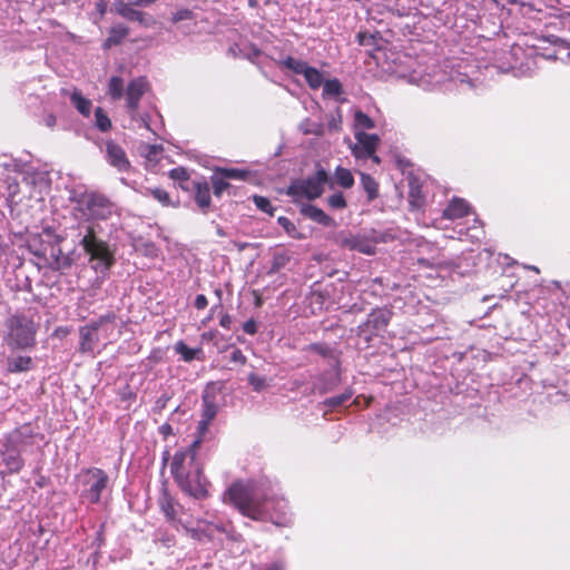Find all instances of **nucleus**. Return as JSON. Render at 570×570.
Returning a JSON list of instances; mask_svg holds the SVG:
<instances>
[{"instance_id": "f257e3e1", "label": "nucleus", "mask_w": 570, "mask_h": 570, "mask_svg": "<svg viewBox=\"0 0 570 570\" xmlns=\"http://www.w3.org/2000/svg\"><path fill=\"white\" fill-rule=\"evenodd\" d=\"M72 219L66 232L75 249L80 248L88 257L91 268L102 276L107 275L115 263L109 245L99 239L100 222L109 219L117 212V206L104 194L82 188L70 190Z\"/></svg>"}, {"instance_id": "f03ea898", "label": "nucleus", "mask_w": 570, "mask_h": 570, "mask_svg": "<svg viewBox=\"0 0 570 570\" xmlns=\"http://www.w3.org/2000/svg\"><path fill=\"white\" fill-rule=\"evenodd\" d=\"M223 501L255 521H269L276 527H288L292 523L287 501L261 487L234 482L224 492Z\"/></svg>"}, {"instance_id": "7ed1b4c3", "label": "nucleus", "mask_w": 570, "mask_h": 570, "mask_svg": "<svg viewBox=\"0 0 570 570\" xmlns=\"http://www.w3.org/2000/svg\"><path fill=\"white\" fill-rule=\"evenodd\" d=\"M3 342L11 351H31L37 345L39 324L33 316L16 312L4 321Z\"/></svg>"}, {"instance_id": "20e7f679", "label": "nucleus", "mask_w": 570, "mask_h": 570, "mask_svg": "<svg viewBox=\"0 0 570 570\" xmlns=\"http://www.w3.org/2000/svg\"><path fill=\"white\" fill-rule=\"evenodd\" d=\"M82 490L80 498L91 504H99L105 492L111 491L112 484L108 473L96 466L83 468L77 475Z\"/></svg>"}, {"instance_id": "39448f33", "label": "nucleus", "mask_w": 570, "mask_h": 570, "mask_svg": "<svg viewBox=\"0 0 570 570\" xmlns=\"http://www.w3.org/2000/svg\"><path fill=\"white\" fill-rule=\"evenodd\" d=\"M325 185L333 188L330 175L324 168L320 167L313 175L292 181L287 188V195L294 199L314 200L322 196Z\"/></svg>"}, {"instance_id": "423d86ee", "label": "nucleus", "mask_w": 570, "mask_h": 570, "mask_svg": "<svg viewBox=\"0 0 570 570\" xmlns=\"http://www.w3.org/2000/svg\"><path fill=\"white\" fill-rule=\"evenodd\" d=\"M219 390L215 383H208L202 396L200 420L196 430V438L206 441L209 433V425L216 417L219 410Z\"/></svg>"}, {"instance_id": "0eeeda50", "label": "nucleus", "mask_w": 570, "mask_h": 570, "mask_svg": "<svg viewBox=\"0 0 570 570\" xmlns=\"http://www.w3.org/2000/svg\"><path fill=\"white\" fill-rule=\"evenodd\" d=\"M203 442L205 441L196 438L188 448L179 450L174 454L170 471L175 480L179 479L180 472L188 474L193 473L195 469H203V464L197 458L198 448Z\"/></svg>"}, {"instance_id": "6e6552de", "label": "nucleus", "mask_w": 570, "mask_h": 570, "mask_svg": "<svg viewBox=\"0 0 570 570\" xmlns=\"http://www.w3.org/2000/svg\"><path fill=\"white\" fill-rule=\"evenodd\" d=\"M175 481L183 492L195 500H206L210 495V482L204 475L203 469H195L193 470V473L188 474L180 472L179 479H176Z\"/></svg>"}, {"instance_id": "1a4fd4ad", "label": "nucleus", "mask_w": 570, "mask_h": 570, "mask_svg": "<svg viewBox=\"0 0 570 570\" xmlns=\"http://www.w3.org/2000/svg\"><path fill=\"white\" fill-rule=\"evenodd\" d=\"M392 311L386 307L374 308L364 323L357 327V336L363 337L365 342L370 343L372 338L384 332L392 318Z\"/></svg>"}, {"instance_id": "9d476101", "label": "nucleus", "mask_w": 570, "mask_h": 570, "mask_svg": "<svg viewBox=\"0 0 570 570\" xmlns=\"http://www.w3.org/2000/svg\"><path fill=\"white\" fill-rule=\"evenodd\" d=\"M355 144L351 146L352 154L357 159H372L380 164L376 149L381 141L379 135L368 132H354Z\"/></svg>"}, {"instance_id": "9b49d317", "label": "nucleus", "mask_w": 570, "mask_h": 570, "mask_svg": "<svg viewBox=\"0 0 570 570\" xmlns=\"http://www.w3.org/2000/svg\"><path fill=\"white\" fill-rule=\"evenodd\" d=\"M91 325L96 327L97 333L100 335V340H104V347L108 344L114 343L119 336L120 331L117 324V315L115 312H108L99 317L90 321Z\"/></svg>"}, {"instance_id": "f8f14e48", "label": "nucleus", "mask_w": 570, "mask_h": 570, "mask_svg": "<svg viewBox=\"0 0 570 570\" xmlns=\"http://www.w3.org/2000/svg\"><path fill=\"white\" fill-rule=\"evenodd\" d=\"M148 82L144 77H137L126 87V108L132 120H136L140 99L147 91Z\"/></svg>"}, {"instance_id": "ddd939ff", "label": "nucleus", "mask_w": 570, "mask_h": 570, "mask_svg": "<svg viewBox=\"0 0 570 570\" xmlns=\"http://www.w3.org/2000/svg\"><path fill=\"white\" fill-rule=\"evenodd\" d=\"M1 461L6 466V470L1 471L2 476L7 474H13L21 471L24 465V461L21 456L20 451L16 446L14 442L9 439L7 440L0 450Z\"/></svg>"}, {"instance_id": "4468645a", "label": "nucleus", "mask_w": 570, "mask_h": 570, "mask_svg": "<svg viewBox=\"0 0 570 570\" xmlns=\"http://www.w3.org/2000/svg\"><path fill=\"white\" fill-rule=\"evenodd\" d=\"M471 214V207L469 203L460 197H453L448 206L443 210L440 224L444 222H461V219L468 217Z\"/></svg>"}, {"instance_id": "2eb2a0df", "label": "nucleus", "mask_w": 570, "mask_h": 570, "mask_svg": "<svg viewBox=\"0 0 570 570\" xmlns=\"http://www.w3.org/2000/svg\"><path fill=\"white\" fill-rule=\"evenodd\" d=\"M100 342V335L91 323H87L79 327V345L78 351L81 354L96 355V348Z\"/></svg>"}, {"instance_id": "dca6fc26", "label": "nucleus", "mask_w": 570, "mask_h": 570, "mask_svg": "<svg viewBox=\"0 0 570 570\" xmlns=\"http://www.w3.org/2000/svg\"><path fill=\"white\" fill-rule=\"evenodd\" d=\"M106 159L110 166L116 168L119 173L128 171L131 168L130 161L126 151L121 146L112 140L106 144Z\"/></svg>"}, {"instance_id": "f3484780", "label": "nucleus", "mask_w": 570, "mask_h": 570, "mask_svg": "<svg viewBox=\"0 0 570 570\" xmlns=\"http://www.w3.org/2000/svg\"><path fill=\"white\" fill-rule=\"evenodd\" d=\"M158 504L160 511L165 514L166 519L174 524H181V520L179 519V513L183 510V505L179 504L167 490H164Z\"/></svg>"}, {"instance_id": "a211bd4d", "label": "nucleus", "mask_w": 570, "mask_h": 570, "mask_svg": "<svg viewBox=\"0 0 570 570\" xmlns=\"http://www.w3.org/2000/svg\"><path fill=\"white\" fill-rule=\"evenodd\" d=\"M328 365L330 368L325 370L315 382V387L322 394L333 391L341 381L340 363L337 365L333 363Z\"/></svg>"}, {"instance_id": "6ab92c4d", "label": "nucleus", "mask_w": 570, "mask_h": 570, "mask_svg": "<svg viewBox=\"0 0 570 570\" xmlns=\"http://www.w3.org/2000/svg\"><path fill=\"white\" fill-rule=\"evenodd\" d=\"M299 213L303 217L311 219L312 222L324 226L332 227L335 225V220L328 216L323 209L312 204H303L299 207Z\"/></svg>"}, {"instance_id": "aec40b11", "label": "nucleus", "mask_w": 570, "mask_h": 570, "mask_svg": "<svg viewBox=\"0 0 570 570\" xmlns=\"http://www.w3.org/2000/svg\"><path fill=\"white\" fill-rule=\"evenodd\" d=\"M472 216H475V213H472ZM473 225L465 226V222L455 223L453 227V232L458 234V237L466 236L472 242L480 240L484 236V230L482 227V223L478 217L472 218Z\"/></svg>"}, {"instance_id": "412c9836", "label": "nucleus", "mask_w": 570, "mask_h": 570, "mask_svg": "<svg viewBox=\"0 0 570 570\" xmlns=\"http://www.w3.org/2000/svg\"><path fill=\"white\" fill-rule=\"evenodd\" d=\"M189 189L194 190L195 202L203 212L210 207V185L206 180H193Z\"/></svg>"}, {"instance_id": "4be33fe9", "label": "nucleus", "mask_w": 570, "mask_h": 570, "mask_svg": "<svg viewBox=\"0 0 570 570\" xmlns=\"http://www.w3.org/2000/svg\"><path fill=\"white\" fill-rule=\"evenodd\" d=\"M120 181L121 184L138 190L140 194L145 196H151L154 199H156L164 206H168L170 204V197L168 193L163 188L145 186H140V188H137L135 181L130 183L126 178H120Z\"/></svg>"}, {"instance_id": "5701e85b", "label": "nucleus", "mask_w": 570, "mask_h": 570, "mask_svg": "<svg viewBox=\"0 0 570 570\" xmlns=\"http://www.w3.org/2000/svg\"><path fill=\"white\" fill-rule=\"evenodd\" d=\"M35 367L33 360L26 355H14L7 357V371L10 373H23Z\"/></svg>"}, {"instance_id": "b1692460", "label": "nucleus", "mask_w": 570, "mask_h": 570, "mask_svg": "<svg viewBox=\"0 0 570 570\" xmlns=\"http://www.w3.org/2000/svg\"><path fill=\"white\" fill-rule=\"evenodd\" d=\"M70 102L77 111L83 116L89 117L91 114L92 101L86 98L80 90L75 89L70 95Z\"/></svg>"}, {"instance_id": "393cba45", "label": "nucleus", "mask_w": 570, "mask_h": 570, "mask_svg": "<svg viewBox=\"0 0 570 570\" xmlns=\"http://www.w3.org/2000/svg\"><path fill=\"white\" fill-rule=\"evenodd\" d=\"M128 35V27L122 23L114 24L109 30V36L105 40L104 47L110 48L112 46L120 45Z\"/></svg>"}, {"instance_id": "a878e982", "label": "nucleus", "mask_w": 570, "mask_h": 570, "mask_svg": "<svg viewBox=\"0 0 570 570\" xmlns=\"http://www.w3.org/2000/svg\"><path fill=\"white\" fill-rule=\"evenodd\" d=\"M274 63L277 65L281 69L291 70L295 75H303L305 68L307 67V62L301 59H295L291 56H287L283 59L276 60L273 59Z\"/></svg>"}, {"instance_id": "bb28decb", "label": "nucleus", "mask_w": 570, "mask_h": 570, "mask_svg": "<svg viewBox=\"0 0 570 570\" xmlns=\"http://www.w3.org/2000/svg\"><path fill=\"white\" fill-rule=\"evenodd\" d=\"M227 180V178L217 173L216 168L213 176L210 177V184L215 197L220 198L225 191H227L228 195H232L234 187Z\"/></svg>"}, {"instance_id": "cd10ccee", "label": "nucleus", "mask_w": 570, "mask_h": 570, "mask_svg": "<svg viewBox=\"0 0 570 570\" xmlns=\"http://www.w3.org/2000/svg\"><path fill=\"white\" fill-rule=\"evenodd\" d=\"M374 127L375 121L367 114L362 110H356L354 112V132H366V130L373 129Z\"/></svg>"}, {"instance_id": "c85d7f7f", "label": "nucleus", "mask_w": 570, "mask_h": 570, "mask_svg": "<svg viewBox=\"0 0 570 570\" xmlns=\"http://www.w3.org/2000/svg\"><path fill=\"white\" fill-rule=\"evenodd\" d=\"M174 350L177 354L180 355L184 362H191L195 358H199V355L203 354V350L200 347L191 348L184 341H178L174 345Z\"/></svg>"}, {"instance_id": "c756f323", "label": "nucleus", "mask_w": 570, "mask_h": 570, "mask_svg": "<svg viewBox=\"0 0 570 570\" xmlns=\"http://www.w3.org/2000/svg\"><path fill=\"white\" fill-rule=\"evenodd\" d=\"M333 185L337 184L343 188H351L354 185V177L350 169L337 166L333 178H331Z\"/></svg>"}, {"instance_id": "7c9ffc66", "label": "nucleus", "mask_w": 570, "mask_h": 570, "mask_svg": "<svg viewBox=\"0 0 570 570\" xmlns=\"http://www.w3.org/2000/svg\"><path fill=\"white\" fill-rule=\"evenodd\" d=\"M23 181L27 185L38 187L40 190L49 186L47 174L38 170H27L23 176Z\"/></svg>"}, {"instance_id": "2f4dec72", "label": "nucleus", "mask_w": 570, "mask_h": 570, "mask_svg": "<svg viewBox=\"0 0 570 570\" xmlns=\"http://www.w3.org/2000/svg\"><path fill=\"white\" fill-rule=\"evenodd\" d=\"M308 352L316 353L324 358L328 360V364L333 363L334 365L338 364V358L334 354V350L324 343H313L309 344L306 348Z\"/></svg>"}, {"instance_id": "473e14b6", "label": "nucleus", "mask_w": 570, "mask_h": 570, "mask_svg": "<svg viewBox=\"0 0 570 570\" xmlns=\"http://www.w3.org/2000/svg\"><path fill=\"white\" fill-rule=\"evenodd\" d=\"M302 76H304L308 87L313 90L318 89L324 82L323 73L309 65H307Z\"/></svg>"}, {"instance_id": "72a5a7b5", "label": "nucleus", "mask_w": 570, "mask_h": 570, "mask_svg": "<svg viewBox=\"0 0 570 570\" xmlns=\"http://www.w3.org/2000/svg\"><path fill=\"white\" fill-rule=\"evenodd\" d=\"M107 92L111 100H120L126 92L124 79L119 76H112L109 79Z\"/></svg>"}, {"instance_id": "f704fd0d", "label": "nucleus", "mask_w": 570, "mask_h": 570, "mask_svg": "<svg viewBox=\"0 0 570 570\" xmlns=\"http://www.w3.org/2000/svg\"><path fill=\"white\" fill-rule=\"evenodd\" d=\"M361 184L367 194L368 200H374L379 196V184L371 175L362 173Z\"/></svg>"}, {"instance_id": "c9c22d12", "label": "nucleus", "mask_w": 570, "mask_h": 570, "mask_svg": "<svg viewBox=\"0 0 570 570\" xmlns=\"http://www.w3.org/2000/svg\"><path fill=\"white\" fill-rule=\"evenodd\" d=\"M353 390L351 387L346 389L343 393L327 397L323 401V405L328 409H335L343 405L345 402L352 399Z\"/></svg>"}, {"instance_id": "e433bc0d", "label": "nucleus", "mask_w": 570, "mask_h": 570, "mask_svg": "<svg viewBox=\"0 0 570 570\" xmlns=\"http://www.w3.org/2000/svg\"><path fill=\"white\" fill-rule=\"evenodd\" d=\"M299 130L304 135L322 136L324 135V125L306 118L299 124Z\"/></svg>"}, {"instance_id": "4c0bfd02", "label": "nucleus", "mask_w": 570, "mask_h": 570, "mask_svg": "<svg viewBox=\"0 0 570 570\" xmlns=\"http://www.w3.org/2000/svg\"><path fill=\"white\" fill-rule=\"evenodd\" d=\"M95 126L101 132H106L111 128V120L101 107L95 109Z\"/></svg>"}, {"instance_id": "58836bf2", "label": "nucleus", "mask_w": 570, "mask_h": 570, "mask_svg": "<svg viewBox=\"0 0 570 570\" xmlns=\"http://www.w3.org/2000/svg\"><path fill=\"white\" fill-rule=\"evenodd\" d=\"M217 173L227 179L233 180H246L249 176V171L239 168H217Z\"/></svg>"}, {"instance_id": "ea45409f", "label": "nucleus", "mask_w": 570, "mask_h": 570, "mask_svg": "<svg viewBox=\"0 0 570 570\" xmlns=\"http://www.w3.org/2000/svg\"><path fill=\"white\" fill-rule=\"evenodd\" d=\"M291 261V255L287 252H277L273 255L269 273H278Z\"/></svg>"}, {"instance_id": "a19ab883", "label": "nucleus", "mask_w": 570, "mask_h": 570, "mask_svg": "<svg viewBox=\"0 0 570 570\" xmlns=\"http://www.w3.org/2000/svg\"><path fill=\"white\" fill-rule=\"evenodd\" d=\"M247 382L252 386L253 391L261 393L269 386L268 380L266 376H261L255 372H252L247 376Z\"/></svg>"}, {"instance_id": "79ce46f5", "label": "nucleus", "mask_w": 570, "mask_h": 570, "mask_svg": "<svg viewBox=\"0 0 570 570\" xmlns=\"http://www.w3.org/2000/svg\"><path fill=\"white\" fill-rule=\"evenodd\" d=\"M323 96L324 97H337L342 94V83L338 79L324 80L323 82Z\"/></svg>"}, {"instance_id": "37998d69", "label": "nucleus", "mask_w": 570, "mask_h": 570, "mask_svg": "<svg viewBox=\"0 0 570 570\" xmlns=\"http://www.w3.org/2000/svg\"><path fill=\"white\" fill-rule=\"evenodd\" d=\"M277 223L279 226H282L284 228V230L286 232V234L294 238V239H302L303 238V235L297 230L295 224L287 217L285 216H279L277 218Z\"/></svg>"}, {"instance_id": "c03bdc74", "label": "nucleus", "mask_w": 570, "mask_h": 570, "mask_svg": "<svg viewBox=\"0 0 570 570\" xmlns=\"http://www.w3.org/2000/svg\"><path fill=\"white\" fill-rule=\"evenodd\" d=\"M170 177L175 180H179L184 189H189L193 180H189L187 170L183 167H177L170 170Z\"/></svg>"}, {"instance_id": "a18cd8bd", "label": "nucleus", "mask_w": 570, "mask_h": 570, "mask_svg": "<svg viewBox=\"0 0 570 570\" xmlns=\"http://www.w3.org/2000/svg\"><path fill=\"white\" fill-rule=\"evenodd\" d=\"M240 55L250 60L254 61V59L262 56V50L254 43H245L239 48Z\"/></svg>"}, {"instance_id": "49530a36", "label": "nucleus", "mask_w": 570, "mask_h": 570, "mask_svg": "<svg viewBox=\"0 0 570 570\" xmlns=\"http://www.w3.org/2000/svg\"><path fill=\"white\" fill-rule=\"evenodd\" d=\"M326 118L330 131L337 132L342 129V114L340 108H336L335 112L327 115Z\"/></svg>"}, {"instance_id": "de8ad7c7", "label": "nucleus", "mask_w": 570, "mask_h": 570, "mask_svg": "<svg viewBox=\"0 0 570 570\" xmlns=\"http://www.w3.org/2000/svg\"><path fill=\"white\" fill-rule=\"evenodd\" d=\"M411 81L412 82H416L417 86L422 87L423 89H432L434 85H438L442 81L441 78L439 79H435V80H432L430 78V76L426 78V77H417V73L414 71L412 75H411Z\"/></svg>"}, {"instance_id": "09e8293b", "label": "nucleus", "mask_w": 570, "mask_h": 570, "mask_svg": "<svg viewBox=\"0 0 570 570\" xmlns=\"http://www.w3.org/2000/svg\"><path fill=\"white\" fill-rule=\"evenodd\" d=\"M327 204L333 209H344L347 206L346 199L342 191H337L328 196Z\"/></svg>"}, {"instance_id": "8fccbe9b", "label": "nucleus", "mask_w": 570, "mask_h": 570, "mask_svg": "<svg viewBox=\"0 0 570 570\" xmlns=\"http://www.w3.org/2000/svg\"><path fill=\"white\" fill-rule=\"evenodd\" d=\"M125 19L129 21L138 22L141 26H147L146 13L132 8V4L128 8Z\"/></svg>"}, {"instance_id": "3c124183", "label": "nucleus", "mask_w": 570, "mask_h": 570, "mask_svg": "<svg viewBox=\"0 0 570 570\" xmlns=\"http://www.w3.org/2000/svg\"><path fill=\"white\" fill-rule=\"evenodd\" d=\"M180 525L195 540L204 541L205 539H209L210 538V535L206 532V530L200 528L199 524H198L197 528H190V527H188L185 523H181Z\"/></svg>"}, {"instance_id": "603ef678", "label": "nucleus", "mask_w": 570, "mask_h": 570, "mask_svg": "<svg viewBox=\"0 0 570 570\" xmlns=\"http://www.w3.org/2000/svg\"><path fill=\"white\" fill-rule=\"evenodd\" d=\"M253 200L259 210H262L266 214L273 215L274 207L268 198H266L264 196L255 195L253 197Z\"/></svg>"}, {"instance_id": "864d4df0", "label": "nucleus", "mask_w": 570, "mask_h": 570, "mask_svg": "<svg viewBox=\"0 0 570 570\" xmlns=\"http://www.w3.org/2000/svg\"><path fill=\"white\" fill-rule=\"evenodd\" d=\"M357 41L360 46L370 47L374 45L375 36L370 32H358Z\"/></svg>"}, {"instance_id": "5fc2aeb1", "label": "nucleus", "mask_w": 570, "mask_h": 570, "mask_svg": "<svg viewBox=\"0 0 570 570\" xmlns=\"http://www.w3.org/2000/svg\"><path fill=\"white\" fill-rule=\"evenodd\" d=\"M410 198H411V203L412 205L414 206H421L422 202H423V196L421 194V188L420 186H411V189H410Z\"/></svg>"}, {"instance_id": "6e6d98bb", "label": "nucleus", "mask_w": 570, "mask_h": 570, "mask_svg": "<svg viewBox=\"0 0 570 570\" xmlns=\"http://www.w3.org/2000/svg\"><path fill=\"white\" fill-rule=\"evenodd\" d=\"M130 4H131L130 2L127 3L124 0H116L112 4V11L124 18L126 16Z\"/></svg>"}, {"instance_id": "4d7b16f0", "label": "nucleus", "mask_w": 570, "mask_h": 570, "mask_svg": "<svg viewBox=\"0 0 570 570\" xmlns=\"http://www.w3.org/2000/svg\"><path fill=\"white\" fill-rule=\"evenodd\" d=\"M229 360L234 363H239L242 365H244L247 361L246 356L244 355L240 348H234L230 352Z\"/></svg>"}, {"instance_id": "13d9d810", "label": "nucleus", "mask_w": 570, "mask_h": 570, "mask_svg": "<svg viewBox=\"0 0 570 570\" xmlns=\"http://www.w3.org/2000/svg\"><path fill=\"white\" fill-rule=\"evenodd\" d=\"M104 529H105V524L102 523L98 531L96 532V538L92 542V547L96 548V552L102 547V544L105 543V535H104Z\"/></svg>"}, {"instance_id": "bf43d9fd", "label": "nucleus", "mask_w": 570, "mask_h": 570, "mask_svg": "<svg viewBox=\"0 0 570 570\" xmlns=\"http://www.w3.org/2000/svg\"><path fill=\"white\" fill-rule=\"evenodd\" d=\"M43 234L47 235L49 238H51V242L56 245H59L63 240V238L60 235L56 234L53 227H50V226L45 227Z\"/></svg>"}, {"instance_id": "052dcab7", "label": "nucleus", "mask_w": 570, "mask_h": 570, "mask_svg": "<svg viewBox=\"0 0 570 570\" xmlns=\"http://www.w3.org/2000/svg\"><path fill=\"white\" fill-rule=\"evenodd\" d=\"M193 12L188 9H181L174 13L173 21L178 22L187 19H191Z\"/></svg>"}, {"instance_id": "680f3d73", "label": "nucleus", "mask_w": 570, "mask_h": 570, "mask_svg": "<svg viewBox=\"0 0 570 570\" xmlns=\"http://www.w3.org/2000/svg\"><path fill=\"white\" fill-rule=\"evenodd\" d=\"M243 331L246 334L255 335L257 333V324H256V322L253 318L247 320L243 324Z\"/></svg>"}, {"instance_id": "e2e57ef3", "label": "nucleus", "mask_w": 570, "mask_h": 570, "mask_svg": "<svg viewBox=\"0 0 570 570\" xmlns=\"http://www.w3.org/2000/svg\"><path fill=\"white\" fill-rule=\"evenodd\" d=\"M208 305L207 297L204 294H198L195 298L194 306L197 309H204Z\"/></svg>"}, {"instance_id": "0e129e2a", "label": "nucleus", "mask_w": 570, "mask_h": 570, "mask_svg": "<svg viewBox=\"0 0 570 570\" xmlns=\"http://www.w3.org/2000/svg\"><path fill=\"white\" fill-rule=\"evenodd\" d=\"M43 124L48 128H53L57 124V117L53 114H48L43 117Z\"/></svg>"}, {"instance_id": "69168bd1", "label": "nucleus", "mask_w": 570, "mask_h": 570, "mask_svg": "<svg viewBox=\"0 0 570 570\" xmlns=\"http://www.w3.org/2000/svg\"><path fill=\"white\" fill-rule=\"evenodd\" d=\"M452 80L455 82H460V83H466L470 87L472 86V79L470 77H468L466 75L458 73L456 77L452 76Z\"/></svg>"}, {"instance_id": "338daca9", "label": "nucleus", "mask_w": 570, "mask_h": 570, "mask_svg": "<svg viewBox=\"0 0 570 570\" xmlns=\"http://www.w3.org/2000/svg\"><path fill=\"white\" fill-rule=\"evenodd\" d=\"M219 325L226 330H229L232 325V317L228 314H224L220 317Z\"/></svg>"}, {"instance_id": "774afa93", "label": "nucleus", "mask_w": 570, "mask_h": 570, "mask_svg": "<svg viewBox=\"0 0 570 570\" xmlns=\"http://www.w3.org/2000/svg\"><path fill=\"white\" fill-rule=\"evenodd\" d=\"M96 10L100 13V16H104L107 11V2L105 0H98L96 2Z\"/></svg>"}]
</instances>
